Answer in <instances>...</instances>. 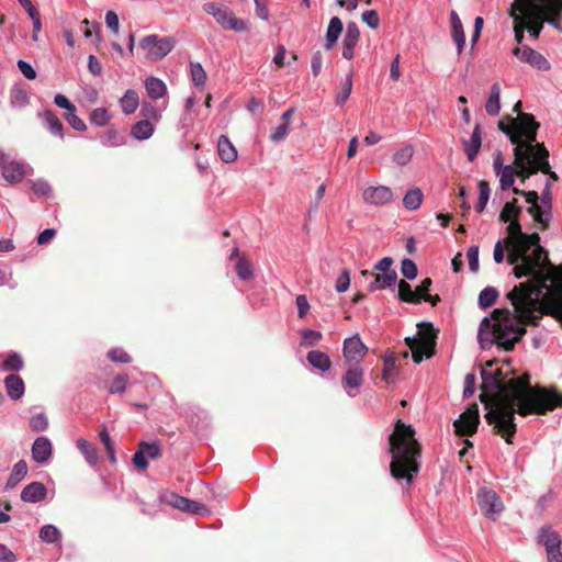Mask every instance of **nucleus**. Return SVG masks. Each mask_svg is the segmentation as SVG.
I'll use <instances>...</instances> for the list:
<instances>
[{"mask_svg": "<svg viewBox=\"0 0 562 562\" xmlns=\"http://www.w3.org/2000/svg\"><path fill=\"white\" fill-rule=\"evenodd\" d=\"M128 382L127 374H119L114 378L112 385L109 389L111 394L123 393L126 390Z\"/></svg>", "mask_w": 562, "mask_h": 562, "instance_id": "nucleus-60", "label": "nucleus"}, {"mask_svg": "<svg viewBox=\"0 0 562 562\" xmlns=\"http://www.w3.org/2000/svg\"><path fill=\"white\" fill-rule=\"evenodd\" d=\"M482 135L481 126L476 124L473 128L472 135L469 139L463 140V149L469 161H473L481 148Z\"/></svg>", "mask_w": 562, "mask_h": 562, "instance_id": "nucleus-25", "label": "nucleus"}, {"mask_svg": "<svg viewBox=\"0 0 562 562\" xmlns=\"http://www.w3.org/2000/svg\"><path fill=\"white\" fill-rule=\"evenodd\" d=\"M99 138L104 147H120L126 144L125 136L115 128H109Z\"/></svg>", "mask_w": 562, "mask_h": 562, "instance_id": "nucleus-37", "label": "nucleus"}, {"mask_svg": "<svg viewBox=\"0 0 562 562\" xmlns=\"http://www.w3.org/2000/svg\"><path fill=\"white\" fill-rule=\"evenodd\" d=\"M4 385L8 396L11 400L18 401L24 395L25 386L21 376L16 374H9L4 379Z\"/></svg>", "mask_w": 562, "mask_h": 562, "instance_id": "nucleus-29", "label": "nucleus"}, {"mask_svg": "<svg viewBox=\"0 0 562 562\" xmlns=\"http://www.w3.org/2000/svg\"><path fill=\"white\" fill-rule=\"evenodd\" d=\"M30 427L34 431H44L48 427V419L45 414L40 413L36 415H33L30 419Z\"/></svg>", "mask_w": 562, "mask_h": 562, "instance_id": "nucleus-59", "label": "nucleus"}, {"mask_svg": "<svg viewBox=\"0 0 562 562\" xmlns=\"http://www.w3.org/2000/svg\"><path fill=\"white\" fill-rule=\"evenodd\" d=\"M155 123L149 120H139L131 127V135L137 140H146L153 136Z\"/></svg>", "mask_w": 562, "mask_h": 562, "instance_id": "nucleus-31", "label": "nucleus"}, {"mask_svg": "<svg viewBox=\"0 0 562 562\" xmlns=\"http://www.w3.org/2000/svg\"><path fill=\"white\" fill-rule=\"evenodd\" d=\"M499 178V187L502 190H508L515 182V177L521 178L520 168L514 162L513 165H506L504 169H501L495 173Z\"/></svg>", "mask_w": 562, "mask_h": 562, "instance_id": "nucleus-27", "label": "nucleus"}, {"mask_svg": "<svg viewBox=\"0 0 562 562\" xmlns=\"http://www.w3.org/2000/svg\"><path fill=\"white\" fill-rule=\"evenodd\" d=\"M424 199V194L419 188L409 189L404 198L403 205L408 211H415L419 209Z\"/></svg>", "mask_w": 562, "mask_h": 562, "instance_id": "nucleus-39", "label": "nucleus"}, {"mask_svg": "<svg viewBox=\"0 0 562 562\" xmlns=\"http://www.w3.org/2000/svg\"><path fill=\"white\" fill-rule=\"evenodd\" d=\"M414 147L412 145H406L398 150H396L393 155V161L397 166H406L413 158Z\"/></svg>", "mask_w": 562, "mask_h": 562, "instance_id": "nucleus-47", "label": "nucleus"}, {"mask_svg": "<svg viewBox=\"0 0 562 562\" xmlns=\"http://www.w3.org/2000/svg\"><path fill=\"white\" fill-rule=\"evenodd\" d=\"M202 9L206 14L212 15L216 23L224 30L245 32L248 29L244 20L238 19L228 7L222 3L205 2Z\"/></svg>", "mask_w": 562, "mask_h": 562, "instance_id": "nucleus-8", "label": "nucleus"}, {"mask_svg": "<svg viewBox=\"0 0 562 562\" xmlns=\"http://www.w3.org/2000/svg\"><path fill=\"white\" fill-rule=\"evenodd\" d=\"M538 541L544 546L546 551L561 548V538L551 527H542L538 533Z\"/></svg>", "mask_w": 562, "mask_h": 562, "instance_id": "nucleus-28", "label": "nucleus"}, {"mask_svg": "<svg viewBox=\"0 0 562 562\" xmlns=\"http://www.w3.org/2000/svg\"><path fill=\"white\" fill-rule=\"evenodd\" d=\"M516 203H517L516 199L505 203V205L499 214L501 222L507 223L509 221L518 220V215L521 210L519 206H517Z\"/></svg>", "mask_w": 562, "mask_h": 562, "instance_id": "nucleus-42", "label": "nucleus"}, {"mask_svg": "<svg viewBox=\"0 0 562 562\" xmlns=\"http://www.w3.org/2000/svg\"><path fill=\"white\" fill-rule=\"evenodd\" d=\"M361 274L366 278H370L371 281L368 285L370 292L394 288L397 281V273L392 272L387 274L374 273L371 271L363 270Z\"/></svg>", "mask_w": 562, "mask_h": 562, "instance_id": "nucleus-16", "label": "nucleus"}, {"mask_svg": "<svg viewBox=\"0 0 562 562\" xmlns=\"http://www.w3.org/2000/svg\"><path fill=\"white\" fill-rule=\"evenodd\" d=\"M350 285V274L347 269L342 270V272L338 276L335 284V289L338 293H344L349 289Z\"/></svg>", "mask_w": 562, "mask_h": 562, "instance_id": "nucleus-62", "label": "nucleus"}, {"mask_svg": "<svg viewBox=\"0 0 562 562\" xmlns=\"http://www.w3.org/2000/svg\"><path fill=\"white\" fill-rule=\"evenodd\" d=\"M498 297V291L493 286L484 288L479 294V305L481 308L492 306Z\"/></svg>", "mask_w": 562, "mask_h": 562, "instance_id": "nucleus-44", "label": "nucleus"}, {"mask_svg": "<svg viewBox=\"0 0 562 562\" xmlns=\"http://www.w3.org/2000/svg\"><path fill=\"white\" fill-rule=\"evenodd\" d=\"M145 89L146 93L150 99L157 100L161 99L167 93V86L166 83L157 78V77H148L145 80Z\"/></svg>", "mask_w": 562, "mask_h": 562, "instance_id": "nucleus-32", "label": "nucleus"}, {"mask_svg": "<svg viewBox=\"0 0 562 562\" xmlns=\"http://www.w3.org/2000/svg\"><path fill=\"white\" fill-rule=\"evenodd\" d=\"M401 272L406 279L413 280L417 276V266L413 260L406 258L401 263Z\"/></svg>", "mask_w": 562, "mask_h": 562, "instance_id": "nucleus-61", "label": "nucleus"}, {"mask_svg": "<svg viewBox=\"0 0 562 562\" xmlns=\"http://www.w3.org/2000/svg\"><path fill=\"white\" fill-rule=\"evenodd\" d=\"M27 474L26 462L21 460L13 465L9 483H18Z\"/></svg>", "mask_w": 562, "mask_h": 562, "instance_id": "nucleus-56", "label": "nucleus"}, {"mask_svg": "<svg viewBox=\"0 0 562 562\" xmlns=\"http://www.w3.org/2000/svg\"><path fill=\"white\" fill-rule=\"evenodd\" d=\"M451 37L457 46L458 55H461L465 45V34L461 19L456 11L450 12Z\"/></svg>", "mask_w": 562, "mask_h": 562, "instance_id": "nucleus-22", "label": "nucleus"}, {"mask_svg": "<svg viewBox=\"0 0 562 562\" xmlns=\"http://www.w3.org/2000/svg\"><path fill=\"white\" fill-rule=\"evenodd\" d=\"M236 272L243 280H248L252 276V269L248 261L239 259L236 265Z\"/></svg>", "mask_w": 562, "mask_h": 562, "instance_id": "nucleus-63", "label": "nucleus"}, {"mask_svg": "<svg viewBox=\"0 0 562 562\" xmlns=\"http://www.w3.org/2000/svg\"><path fill=\"white\" fill-rule=\"evenodd\" d=\"M38 537L43 542L53 544L61 540V532L56 526L47 524L40 529Z\"/></svg>", "mask_w": 562, "mask_h": 562, "instance_id": "nucleus-40", "label": "nucleus"}, {"mask_svg": "<svg viewBox=\"0 0 562 562\" xmlns=\"http://www.w3.org/2000/svg\"><path fill=\"white\" fill-rule=\"evenodd\" d=\"M476 497L477 505L486 517L494 519L503 510V502L494 491L480 488Z\"/></svg>", "mask_w": 562, "mask_h": 562, "instance_id": "nucleus-12", "label": "nucleus"}, {"mask_svg": "<svg viewBox=\"0 0 562 562\" xmlns=\"http://www.w3.org/2000/svg\"><path fill=\"white\" fill-rule=\"evenodd\" d=\"M360 32L356 23H349L342 40V56L346 59H352L355 47L359 41Z\"/></svg>", "mask_w": 562, "mask_h": 562, "instance_id": "nucleus-20", "label": "nucleus"}, {"mask_svg": "<svg viewBox=\"0 0 562 562\" xmlns=\"http://www.w3.org/2000/svg\"><path fill=\"white\" fill-rule=\"evenodd\" d=\"M53 454V445L45 436L37 437L32 445V458L38 464L49 461Z\"/></svg>", "mask_w": 562, "mask_h": 562, "instance_id": "nucleus-18", "label": "nucleus"}, {"mask_svg": "<svg viewBox=\"0 0 562 562\" xmlns=\"http://www.w3.org/2000/svg\"><path fill=\"white\" fill-rule=\"evenodd\" d=\"M191 80L196 87H203L206 81V72L200 63H190Z\"/></svg>", "mask_w": 562, "mask_h": 562, "instance_id": "nucleus-51", "label": "nucleus"}, {"mask_svg": "<svg viewBox=\"0 0 562 562\" xmlns=\"http://www.w3.org/2000/svg\"><path fill=\"white\" fill-rule=\"evenodd\" d=\"M383 380L386 383H391L395 380L396 375V359L393 353L384 357L383 363Z\"/></svg>", "mask_w": 562, "mask_h": 562, "instance_id": "nucleus-46", "label": "nucleus"}, {"mask_svg": "<svg viewBox=\"0 0 562 562\" xmlns=\"http://www.w3.org/2000/svg\"><path fill=\"white\" fill-rule=\"evenodd\" d=\"M392 461L390 472L394 479H404L408 484L419 472L420 446L411 425L398 419L389 438Z\"/></svg>", "mask_w": 562, "mask_h": 562, "instance_id": "nucleus-4", "label": "nucleus"}, {"mask_svg": "<svg viewBox=\"0 0 562 562\" xmlns=\"http://www.w3.org/2000/svg\"><path fill=\"white\" fill-rule=\"evenodd\" d=\"M479 424V406L472 404L454 422L456 432L460 436H471L476 431Z\"/></svg>", "mask_w": 562, "mask_h": 562, "instance_id": "nucleus-11", "label": "nucleus"}, {"mask_svg": "<svg viewBox=\"0 0 562 562\" xmlns=\"http://www.w3.org/2000/svg\"><path fill=\"white\" fill-rule=\"evenodd\" d=\"M108 357L114 361L120 363H128L131 361V357L126 351L121 348H113L108 352Z\"/></svg>", "mask_w": 562, "mask_h": 562, "instance_id": "nucleus-64", "label": "nucleus"}, {"mask_svg": "<svg viewBox=\"0 0 562 562\" xmlns=\"http://www.w3.org/2000/svg\"><path fill=\"white\" fill-rule=\"evenodd\" d=\"M352 77L353 72L349 71L346 76L345 81L341 83L339 91L336 94L335 102L337 105H344L349 99L352 91Z\"/></svg>", "mask_w": 562, "mask_h": 562, "instance_id": "nucleus-41", "label": "nucleus"}, {"mask_svg": "<svg viewBox=\"0 0 562 562\" xmlns=\"http://www.w3.org/2000/svg\"><path fill=\"white\" fill-rule=\"evenodd\" d=\"M175 45L176 40L172 36L158 37L155 34L147 35L139 42L144 57L150 61L161 60L173 49Z\"/></svg>", "mask_w": 562, "mask_h": 562, "instance_id": "nucleus-9", "label": "nucleus"}, {"mask_svg": "<svg viewBox=\"0 0 562 562\" xmlns=\"http://www.w3.org/2000/svg\"><path fill=\"white\" fill-rule=\"evenodd\" d=\"M290 131L291 127L289 123L280 122L278 126L271 132L269 139L272 143L283 142L288 137Z\"/></svg>", "mask_w": 562, "mask_h": 562, "instance_id": "nucleus-55", "label": "nucleus"}, {"mask_svg": "<svg viewBox=\"0 0 562 562\" xmlns=\"http://www.w3.org/2000/svg\"><path fill=\"white\" fill-rule=\"evenodd\" d=\"M510 16L514 20L515 40L521 46L525 31L536 40L544 22L562 30V0H514Z\"/></svg>", "mask_w": 562, "mask_h": 562, "instance_id": "nucleus-3", "label": "nucleus"}, {"mask_svg": "<svg viewBox=\"0 0 562 562\" xmlns=\"http://www.w3.org/2000/svg\"><path fill=\"white\" fill-rule=\"evenodd\" d=\"M522 122L529 126L525 131V136L529 140V145L524 147L518 144V147H514L515 164L520 168L521 181L529 178L532 175L541 171L548 175L549 182L558 181V175L551 170L549 164V151L543 143H537V126L531 123V117L524 115Z\"/></svg>", "mask_w": 562, "mask_h": 562, "instance_id": "nucleus-5", "label": "nucleus"}, {"mask_svg": "<svg viewBox=\"0 0 562 562\" xmlns=\"http://www.w3.org/2000/svg\"><path fill=\"white\" fill-rule=\"evenodd\" d=\"M27 93L20 87H15L10 92V103L13 108L22 109L29 103Z\"/></svg>", "mask_w": 562, "mask_h": 562, "instance_id": "nucleus-48", "label": "nucleus"}, {"mask_svg": "<svg viewBox=\"0 0 562 562\" xmlns=\"http://www.w3.org/2000/svg\"><path fill=\"white\" fill-rule=\"evenodd\" d=\"M168 503L175 508L186 513H191L199 516H205L209 514V509L203 504L177 494H171Z\"/></svg>", "mask_w": 562, "mask_h": 562, "instance_id": "nucleus-17", "label": "nucleus"}, {"mask_svg": "<svg viewBox=\"0 0 562 562\" xmlns=\"http://www.w3.org/2000/svg\"><path fill=\"white\" fill-rule=\"evenodd\" d=\"M76 446L82 453L85 460L91 465L95 467L99 462V454L97 449L86 439L79 438L76 441Z\"/></svg>", "mask_w": 562, "mask_h": 562, "instance_id": "nucleus-38", "label": "nucleus"}, {"mask_svg": "<svg viewBox=\"0 0 562 562\" xmlns=\"http://www.w3.org/2000/svg\"><path fill=\"white\" fill-rule=\"evenodd\" d=\"M362 200L370 205H385L393 201V192L386 186H370L363 190Z\"/></svg>", "mask_w": 562, "mask_h": 562, "instance_id": "nucleus-15", "label": "nucleus"}, {"mask_svg": "<svg viewBox=\"0 0 562 562\" xmlns=\"http://www.w3.org/2000/svg\"><path fill=\"white\" fill-rule=\"evenodd\" d=\"M65 119L75 131L83 132L87 130L86 123L76 114V110L66 112Z\"/></svg>", "mask_w": 562, "mask_h": 562, "instance_id": "nucleus-57", "label": "nucleus"}, {"mask_svg": "<svg viewBox=\"0 0 562 562\" xmlns=\"http://www.w3.org/2000/svg\"><path fill=\"white\" fill-rule=\"evenodd\" d=\"M367 347L359 338V336H353L345 339L344 341V357L348 361H355L358 363L366 355Z\"/></svg>", "mask_w": 562, "mask_h": 562, "instance_id": "nucleus-19", "label": "nucleus"}, {"mask_svg": "<svg viewBox=\"0 0 562 562\" xmlns=\"http://www.w3.org/2000/svg\"><path fill=\"white\" fill-rule=\"evenodd\" d=\"M485 111L491 116H496L501 112V86L497 82L491 87V92L485 103Z\"/></svg>", "mask_w": 562, "mask_h": 562, "instance_id": "nucleus-33", "label": "nucleus"}, {"mask_svg": "<svg viewBox=\"0 0 562 562\" xmlns=\"http://www.w3.org/2000/svg\"><path fill=\"white\" fill-rule=\"evenodd\" d=\"M29 168L22 161L12 160L3 165L2 176L10 183H18L23 180Z\"/></svg>", "mask_w": 562, "mask_h": 562, "instance_id": "nucleus-21", "label": "nucleus"}, {"mask_svg": "<svg viewBox=\"0 0 562 562\" xmlns=\"http://www.w3.org/2000/svg\"><path fill=\"white\" fill-rule=\"evenodd\" d=\"M140 115L144 117L143 120H149L156 124L161 119V110L150 102H144L140 108Z\"/></svg>", "mask_w": 562, "mask_h": 562, "instance_id": "nucleus-49", "label": "nucleus"}, {"mask_svg": "<svg viewBox=\"0 0 562 562\" xmlns=\"http://www.w3.org/2000/svg\"><path fill=\"white\" fill-rule=\"evenodd\" d=\"M514 193L521 194L526 198V202L529 204L528 213L532 216L537 223L538 228L547 229L552 218L551 214V193L550 182L547 180L546 188L539 198L536 191H521L516 188L513 189Z\"/></svg>", "mask_w": 562, "mask_h": 562, "instance_id": "nucleus-6", "label": "nucleus"}, {"mask_svg": "<svg viewBox=\"0 0 562 562\" xmlns=\"http://www.w3.org/2000/svg\"><path fill=\"white\" fill-rule=\"evenodd\" d=\"M111 117L110 112L105 108H97L90 113V122L97 126H105Z\"/></svg>", "mask_w": 562, "mask_h": 562, "instance_id": "nucleus-50", "label": "nucleus"}, {"mask_svg": "<svg viewBox=\"0 0 562 562\" xmlns=\"http://www.w3.org/2000/svg\"><path fill=\"white\" fill-rule=\"evenodd\" d=\"M217 151L220 158L226 164L234 162L237 159V150L225 135H221L218 138Z\"/></svg>", "mask_w": 562, "mask_h": 562, "instance_id": "nucleus-30", "label": "nucleus"}, {"mask_svg": "<svg viewBox=\"0 0 562 562\" xmlns=\"http://www.w3.org/2000/svg\"><path fill=\"white\" fill-rule=\"evenodd\" d=\"M491 190L490 186L486 181L479 182V201L475 205V210L481 213L485 209L488 199H490Z\"/></svg>", "mask_w": 562, "mask_h": 562, "instance_id": "nucleus-52", "label": "nucleus"}, {"mask_svg": "<svg viewBox=\"0 0 562 562\" xmlns=\"http://www.w3.org/2000/svg\"><path fill=\"white\" fill-rule=\"evenodd\" d=\"M342 32V22L339 18L333 16L326 32V48L330 49L337 43Z\"/></svg>", "mask_w": 562, "mask_h": 562, "instance_id": "nucleus-35", "label": "nucleus"}, {"mask_svg": "<svg viewBox=\"0 0 562 562\" xmlns=\"http://www.w3.org/2000/svg\"><path fill=\"white\" fill-rule=\"evenodd\" d=\"M508 223L505 243L510 250L507 260L514 266L517 279H531L515 285L506 295L516 316L508 310L496 308L491 318L482 319L477 333L482 348L496 344L512 350L525 334L521 325L536 324L543 314L552 315L562 324V268L550 262L539 244L538 233H522L518 220Z\"/></svg>", "mask_w": 562, "mask_h": 562, "instance_id": "nucleus-1", "label": "nucleus"}, {"mask_svg": "<svg viewBox=\"0 0 562 562\" xmlns=\"http://www.w3.org/2000/svg\"><path fill=\"white\" fill-rule=\"evenodd\" d=\"M306 359L308 363L317 370L325 372L330 369L331 361L329 357L323 351L312 350L307 353Z\"/></svg>", "mask_w": 562, "mask_h": 562, "instance_id": "nucleus-36", "label": "nucleus"}, {"mask_svg": "<svg viewBox=\"0 0 562 562\" xmlns=\"http://www.w3.org/2000/svg\"><path fill=\"white\" fill-rule=\"evenodd\" d=\"M405 342L412 351L413 360L419 363L424 357L431 356L430 349L434 347V338L428 334L417 333V336L406 337Z\"/></svg>", "mask_w": 562, "mask_h": 562, "instance_id": "nucleus-10", "label": "nucleus"}, {"mask_svg": "<svg viewBox=\"0 0 562 562\" xmlns=\"http://www.w3.org/2000/svg\"><path fill=\"white\" fill-rule=\"evenodd\" d=\"M509 371L508 364L493 369L492 361H487L481 370L484 390L495 393L491 401L481 395V401L488 408L485 418L507 443L513 442L512 438L517 431L515 414L546 415L562 407V394L555 389L532 386L529 374L507 380Z\"/></svg>", "mask_w": 562, "mask_h": 562, "instance_id": "nucleus-2", "label": "nucleus"}, {"mask_svg": "<svg viewBox=\"0 0 562 562\" xmlns=\"http://www.w3.org/2000/svg\"><path fill=\"white\" fill-rule=\"evenodd\" d=\"M521 101H517L513 108V112L517 113V117L506 115L498 121V128L509 138L515 147H518V144L524 147L529 145V140L524 134L529 125L522 122L524 115L530 116L531 123L537 126V130L539 128V123L536 122L532 114L521 112Z\"/></svg>", "mask_w": 562, "mask_h": 562, "instance_id": "nucleus-7", "label": "nucleus"}, {"mask_svg": "<svg viewBox=\"0 0 562 562\" xmlns=\"http://www.w3.org/2000/svg\"><path fill=\"white\" fill-rule=\"evenodd\" d=\"M342 386L349 396H355L349 390L359 389L363 383V371L358 366L350 367L342 376Z\"/></svg>", "mask_w": 562, "mask_h": 562, "instance_id": "nucleus-23", "label": "nucleus"}, {"mask_svg": "<svg viewBox=\"0 0 562 562\" xmlns=\"http://www.w3.org/2000/svg\"><path fill=\"white\" fill-rule=\"evenodd\" d=\"M513 54L521 63L529 64L531 67L536 68L537 70L547 71L551 67L550 63L542 54H540L539 52L535 50L533 48H531L527 45H521V46L515 47L513 49Z\"/></svg>", "mask_w": 562, "mask_h": 562, "instance_id": "nucleus-13", "label": "nucleus"}, {"mask_svg": "<svg viewBox=\"0 0 562 562\" xmlns=\"http://www.w3.org/2000/svg\"><path fill=\"white\" fill-rule=\"evenodd\" d=\"M398 299L407 303H419L416 291H413L411 284L404 280L398 283Z\"/></svg>", "mask_w": 562, "mask_h": 562, "instance_id": "nucleus-43", "label": "nucleus"}, {"mask_svg": "<svg viewBox=\"0 0 562 562\" xmlns=\"http://www.w3.org/2000/svg\"><path fill=\"white\" fill-rule=\"evenodd\" d=\"M119 103L122 109V112L126 115H131L139 106L138 93L133 89H128L125 91L123 97L120 99Z\"/></svg>", "mask_w": 562, "mask_h": 562, "instance_id": "nucleus-34", "label": "nucleus"}, {"mask_svg": "<svg viewBox=\"0 0 562 562\" xmlns=\"http://www.w3.org/2000/svg\"><path fill=\"white\" fill-rule=\"evenodd\" d=\"M23 368V359L16 352H11L2 362L4 371H20Z\"/></svg>", "mask_w": 562, "mask_h": 562, "instance_id": "nucleus-53", "label": "nucleus"}, {"mask_svg": "<svg viewBox=\"0 0 562 562\" xmlns=\"http://www.w3.org/2000/svg\"><path fill=\"white\" fill-rule=\"evenodd\" d=\"M47 494V488L41 482L27 484L21 492V499L26 503L42 502Z\"/></svg>", "mask_w": 562, "mask_h": 562, "instance_id": "nucleus-24", "label": "nucleus"}, {"mask_svg": "<svg viewBox=\"0 0 562 562\" xmlns=\"http://www.w3.org/2000/svg\"><path fill=\"white\" fill-rule=\"evenodd\" d=\"M302 340L301 346L313 347L316 346L322 339V333L314 329H304L301 331Z\"/></svg>", "mask_w": 562, "mask_h": 562, "instance_id": "nucleus-54", "label": "nucleus"}, {"mask_svg": "<svg viewBox=\"0 0 562 562\" xmlns=\"http://www.w3.org/2000/svg\"><path fill=\"white\" fill-rule=\"evenodd\" d=\"M432 281L429 278H426L422 281V283L416 288V293L419 296V301L424 300L425 302L430 303L431 305H436L437 302H439V296H432L428 294L429 288L431 285Z\"/></svg>", "mask_w": 562, "mask_h": 562, "instance_id": "nucleus-45", "label": "nucleus"}, {"mask_svg": "<svg viewBox=\"0 0 562 562\" xmlns=\"http://www.w3.org/2000/svg\"><path fill=\"white\" fill-rule=\"evenodd\" d=\"M44 127L54 136L64 137V126L58 116L50 110L38 113Z\"/></svg>", "mask_w": 562, "mask_h": 562, "instance_id": "nucleus-26", "label": "nucleus"}, {"mask_svg": "<svg viewBox=\"0 0 562 562\" xmlns=\"http://www.w3.org/2000/svg\"><path fill=\"white\" fill-rule=\"evenodd\" d=\"M32 190L35 195L44 198L50 194L52 187L46 180L38 179L32 183Z\"/></svg>", "mask_w": 562, "mask_h": 562, "instance_id": "nucleus-58", "label": "nucleus"}, {"mask_svg": "<svg viewBox=\"0 0 562 562\" xmlns=\"http://www.w3.org/2000/svg\"><path fill=\"white\" fill-rule=\"evenodd\" d=\"M161 454L160 451V445L157 441L154 442H145L142 441L138 445V450L133 456V464L140 469L146 470L148 468V461L146 458L149 459H157Z\"/></svg>", "mask_w": 562, "mask_h": 562, "instance_id": "nucleus-14", "label": "nucleus"}]
</instances>
